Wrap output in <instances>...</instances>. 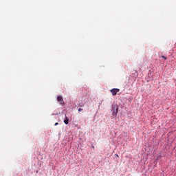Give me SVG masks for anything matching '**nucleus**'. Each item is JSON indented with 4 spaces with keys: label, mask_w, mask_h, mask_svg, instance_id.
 Wrapping results in <instances>:
<instances>
[{
    "label": "nucleus",
    "mask_w": 176,
    "mask_h": 176,
    "mask_svg": "<svg viewBox=\"0 0 176 176\" xmlns=\"http://www.w3.org/2000/svg\"><path fill=\"white\" fill-rule=\"evenodd\" d=\"M118 111H119V106H118V104H115L112 106L113 116L117 117Z\"/></svg>",
    "instance_id": "1"
},
{
    "label": "nucleus",
    "mask_w": 176,
    "mask_h": 176,
    "mask_svg": "<svg viewBox=\"0 0 176 176\" xmlns=\"http://www.w3.org/2000/svg\"><path fill=\"white\" fill-rule=\"evenodd\" d=\"M112 96H116V94H118V93H119V91H120V89H118V88H113L112 89L110 90Z\"/></svg>",
    "instance_id": "2"
},
{
    "label": "nucleus",
    "mask_w": 176,
    "mask_h": 176,
    "mask_svg": "<svg viewBox=\"0 0 176 176\" xmlns=\"http://www.w3.org/2000/svg\"><path fill=\"white\" fill-rule=\"evenodd\" d=\"M57 101L60 102V105H64V99L63 98V96H58Z\"/></svg>",
    "instance_id": "3"
},
{
    "label": "nucleus",
    "mask_w": 176,
    "mask_h": 176,
    "mask_svg": "<svg viewBox=\"0 0 176 176\" xmlns=\"http://www.w3.org/2000/svg\"><path fill=\"white\" fill-rule=\"evenodd\" d=\"M64 123H65V124H68V123H69V119L68 118V117L65 116Z\"/></svg>",
    "instance_id": "4"
},
{
    "label": "nucleus",
    "mask_w": 176,
    "mask_h": 176,
    "mask_svg": "<svg viewBox=\"0 0 176 176\" xmlns=\"http://www.w3.org/2000/svg\"><path fill=\"white\" fill-rule=\"evenodd\" d=\"M161 57H162V58H164V60H167V57H166L164 56H162Z\"/></svg>",
    "instance_id": "5"
},
{
    "label": "nucleus",
    "mask_w": 176,
    "mask_h": 176,
    "mask_svg": "<svg viewBox=\"0 0 176 176\" xmlns=\"http://www.w3.org/2000/svg\"><path fill=\"white\" fill-rule=\"evenodd\" d=\"M82 111H83V109H82V108L78 109V112H82Z\"/></svg>",
    "instance_id": "6"
},
{
    "label": "nucleus",
    "mask_w": 176,
    "mask_h": 176,
    "mask_svg": "<svg viewBox=\"0 0 176 176\" xmlns=\"http://www.w3.org/2000/svg\"><path fill=\"white\" fill-rule=\"evenodd\" d=\"M79 107H85V104H81L78 105Z\"/></svg>",
    "instance_id": "7"
},
{
    "label": "nucleus",
    "mask_w": 176,
    "mask_h": 176,
    "mask_svg": "<svg viewBox=\"0 0 176 176\" xmlns=\"http://www.w3.org/2000/svg\"><path fill=\"white\" fill-rule=\"evenodd\" d=\"M54 126H58V122H56V123L54 124Z\"/></svg>",
    "instance_id": "8"
},
{
    "label": "nucleus",
    "mask_w": 176,
    "mask_h": 176,
    "mask_svg": "<svg viewBox=\"0 0 176 176\" xmlns=\"http://www.w3.org/2000/svg\"><path fill=\"white\" fill-rule=\"evenodd\" d=\"M133 74H137V71L134 70Z\"/></svg>",
    "instance_id": "9"
},
{
    "label": "nucleus",
    "mask_w": 176,
    "mask_h": 176,
    "mask_svg": "<svg viewBox=\"0 0 176 176\" xmlns=\"http://www.w3.org/2000/svg\"><path fill=\"white\" fill-rule=\"evenodd\" d=\"M116 156H118V154H116Z\"/></svg>",
    "instance_id": "10"
},
{
    "label": "nucleus",
    "mask_w": 176,
    "mask_h": 176,
    "mask_svg": "<svg viewBox=\"0 0 176 176\" xmlns=\"http://www.w3.org/2000/svg\"><path fill=\"white\" fill-rule=\"evenodd\" d=\"M116 156H118V154H116Z\"/></svg>",
    "instance_id": "11"
}]
</instances>
